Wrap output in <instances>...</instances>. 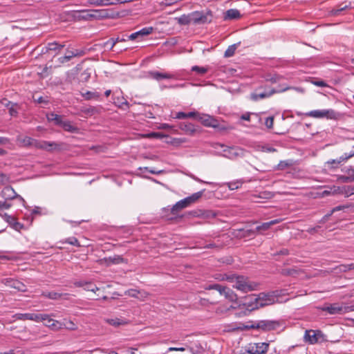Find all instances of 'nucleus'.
<instances>
[{"label": "nucleus", "mask_w": 354, "mask_h": 354, "mask_svg": "<svg viewBox=\"0 0 354 354\" xmlns=\"http://www.w3.org/2000/svg\"><path fill=\"white\" fill-rule=\"evenodd\" d=\"M212 12L210 10L194 11L188 15H182L176 18L180 25H189L190 24L194 25L205 24L210 23L212 21Z\"/></svg>", "instance_id": "1"}, {"label": "nucleus", "mask_w": 354, "mask_h": 354, "mask_svg": "<svg viewBox=\"0 0 354 354\" xmlns=\"http://www.w3.org/2000/svg\"><path fill=\"white\" fill-rule=\"evenodd\" d=\"M229 279H231L230 283H234L232 286L234 288L244 293L257 290L259 286V283L250 281L243 275L232 274V278Z\"/></svg>", "instance_id": "2"}, {"label": "nucleus", "mask_w": 354, "mask_h": 354, "mask_svg": "<svg viewBox=\"0 0 354 354\" xmlns=\"http://www.w3.org/2000/svg\"><path fill=\"white\" fill-rule=\"evenodd\" d=\"M306 116L314 118H326L336 120L339 113L333 109L313 110L305 113Z\"/></svg>", "instance_id": "3"}, {"label": "nucleus", "mask_w": 354, "mask_h": 354, "mask_svg": "<svg viewBox=\"0 0 354 354\" xmlns=\"http://www.w3.org/2000/svg\"><path fill=\"white\" fill-rule=\"evenodd\" d=\"M304 339L310 344H315L326 341V335L320 330H306Z\"/></svg>", "instance_id": "4"}, {"label": "nucleus", "mask_w": 354, "mask_h": 354, "mask_svg": "<svg viewBox=\"0 0 354 354\" xmlns=\"http://www.w3.org/2000/svg\"><path fill=\"white\" fill-rule=\"evenodd\" d=\"M31 147L48 151H52L53 150L59 149V145L55 142L38 140L34 138L32 139Z\"/></svg>", "instance_id": "5"}, {"label": "nucleus", "mask_w": 354, "mask_h": 354, "mask_svg": "<svg viewBox=\"0 0 354 354\" xmlns=\"http://www.w3.org/2000/svg\"><path fill=\"white\" fill-rule=\"evenodd\" d=\"M281 326L278 321L274 320H261L252 325V328L262 330L263 331H270L277 329Z\"/></svg>", "instance_id": "6"}, {"label": "nucleus", "mask_w": 354, "mask_h": 354, "mask_svg": "<svg viewBox=\"0 0 354 354\" xmlns=\"http://www.w3.org/2000/svg\"><path fill=\"white\" fill-rule=\"evenodd\" d=\"M317 309L327 312L329 315L344 314V306H340L338 303L325 304L322 306H318Z\"/></svg>", "instance_id": "7"}, {"label": "nucleus", "mask_w": 354, "mask_h": 354, "mask_svg": "<svg viewBox=\"0 0 354 354\" xmlns=\"http://www.w3.org/2000/svg\"><path fill=\"white\" fill-rule=\"evenodd\" d=\"M47 317L46 315L36 313H17L13 315V318L19 320H31L36 322H40L41 319Z\"/></svg>", "instance_id": "8"}, {"label": "nucleus", "mask_w": 354, "mask_h": 354, "mask_svg": "<svg viewBox=\"0 0 354 354\" xmlns=\"http://www.w3.org/2000/svg\"><path fill=\"white\" fill-rule=\"evenodd\" d=\"M197 120L201 122L204 126L213 128L219 127V122L214 117L207 114H200L198 115Z\"/></svg>", "instance_id": "9"}, {"label": "nucleus", "mask_w": 354, "mask_h": 354, "mask_svg": "<svg viewBox=\"0 0 354 354\" xmlns=\"http://www.w3.org/2000/svg\"><path fill=\"white\" fill-rule=\"evenodd\" d=\"M1 283L8 287L16 289L18 291H26V286L17 279L6 278L1 280Z\"/></svg>", "instance_id": "10"}, {"label": "nucleus", "mask_w": 354, "mask_h": 354, "mask_svg": "<svg viewBox=\"0 0 354 354\" xmlns=\"http://www.w3.org/2000/svg\"><path fill=\"white\" fill-rule=\"evenodd\" d=\"M354 156V150L351 151L349 153H344L339 158L336 159H331L326 162V164L331 169H335L339 167L343 162L352 158Z\"/></svg>", "instance_id": "11"}, {"label": "nucleus", "mask_w": 354, "mask_h": 354, "mask_svg": "<svg viewBox=\"0 0 354 354\" xmlns=\"http://www.w3.org/2000/svg\"><path fill=\"white\" fill-rule=\"evenodd\" d=\"M1 196L6 201L13 200L15 198H19L23 203H25L24 199L19 195H18L15 189L10 186L5 187L1 192Z\"/></svg>", "instance_id": "12"}, {"label": "nucleus", "mask_w": 354, "mask_h": 354, "mask_svg": "<svg viewBox=\"0 0 354 354\" xmlns=\"http://www.w3.org/2000/svg\"><path fill=\"white\" fill-rule=\"evenodd\" d=\"M242 305L250 311L259 308L257 297L256 295H250L245 297Z\"/></svg>", "instance_id": "13"}, {"label": "nucleus", "mask_w": 354, "mask_h": 354, "mask_svg": "<svg viewBox=\"0 0 354 354\" xmlns=\"http://www.w3.org/2000/svg\"><path fill=\"white\" fill-rule=\"evenodd\" d=\"M190 214L194 217H199L205 220L214 218L217 215L216 212L214 211L204 209H196L192 211Z\"/></svg>", "instance_id": "14"}, {"label": "nucleus", "mask_w": 354, "mask_h": 354, "mask_svg": "<svg viewBox=\"0 0 354 354\" xmlns=\"http://www.w3.org/2000/svg\"><path fill=\"white\" fill-rule=\"evenodd\" d=\"M86 53L85 50H67L64 56L60 57L59 58L60 63H65L71 60L72 57H81L84 55Z\"/></svg>", "instance_id": "15"}, {"label": "nucleus", "mask_w": 354, "mask_h": 354, "mask_svg": "<svg viewBox=\"0 0 354 354\" xmlns=\"http://www.w3.org/2000/svg\"><path fill=\"white\" fill-rule=\"evenodd\" d=\"M269 348V344L266 342H260L251 346L248 352L250 354H265Z\"/></svg>", "instance_id": "16"}, {"label": "nucleus", "mask_w": 354, "mask_h": 354, "mask_svg": "<svg viewBox=\"0 0 354 354\" xmlns=\"http://www.w3.org/2000/svg\"><path fill=\"white\" fill-rule=\"evenodd\" d=\"M259 308L270 305L274 302V297L271 294L261 292L257 295Z\"/></svg>", "instance_id": "17"}, {"label": "nucleus", "mask_w": 354, "mask_h": 354, "mask_svg": "<svg viewBox=\"0 0 354 354\" xmlns=\"http://www.w3.org/2000/svg\"><path fill=\"white\" fill-rule=\"evenodd\" d=\"M178 128L182 130L185 134L188 136H194L196 133L199 132L198 128L194 124L187 122H180L178 124Z\"/></svg>", "instance_id": "18"}, {"label": "nucleus", "mask_w": 354, "mask_h": 354, "mask_svg": "<svg viewBox=\"0 0 354 354\" xmlns=\"http://www.w3.org/2000/svg\"><path fill=\"white\" fill-rule=\"evenodd\" d=\"M130 0H87L88 4L95 6H107L122 3Z\"/></svg>", "instance_id": "19"}, {"label": "nucleus", "mask_w": 354, "mask_h": 354, "mask_svg": "<svg viewBox=\"0 0 354 354\" xmlns=\"http://www.w3.org/2000/svg\"><path fill=\"white\" fill-rule=\"evenodd\" d=\"M4 220L15 230L20 231L24 228V225L18 222L15 217L5 213L1 215Z\"/></svg>", "instance_id": "20"}, {"label": "nucleus", "mask_w": 354, "mask_h": 354, "mask_svg": "<svg viewBox=\"0 0 354 354\" xmlns=\"http://www.w3.org/2000/svg\"><path fill=\"white\" fill-rule=\"evenodd\" d=\"M47 317H44L45 319H41V322H44V324L53 330H59L63 328L62 322L50 318L49 315L45 314Z\"/></svg>", "instance_id": "21"}, {"label": "nucleus", "mask_w": 354, "mask_h": 354, "mask_svg": "<svg viewBox=\"0 0 354 354\" xmlns=\"http://www.w3.org/2000/svg\"><path fill=\"white\" fill-rule=\"evenodd\" d=\"M128 41L127 33L120 32L116 36L111 37L104 44H116L117 43Z\"/></svg>", "instance_id": "22"}, {"label": "nucleus", "mask_w": 354, "mask_h": 354, "mask_svg": "<svg viewBox=\"0 0 354 354\" xmlns=\"http://www.w3.org/2000/svg\"><path fill=\"white\" fill-rule=\"evenodd\" d=\"M241 15L240 11L237 9H229L224 12L223 19L225 21L236 20L240 19Z\"/></svg>", "instance_id": "23"}, {"label": "nucleus", "mask_w": 354, "mask_h": 354, "mask_svg": "<svg viewBox=\"0 0 354 354\" xmlns=\"http://www.w3.org/2000/svg\"><path fill=\"white\" fill-rule=\"evenodd\" d=\"M222 147L224 148L223 149V156L227 158L233 159L238 156L239 154V149L237 148L227 147L224 145H222Z\"/></svg>", "instance_id": "24"}, {"label": "nucleus", "mask_w": 354, "mask_h": 354, "mask_svg": "<svg viewBox=\"0 0 354 354\" xmlns=\"http://www.w3.org/2000/svg\"><path fill=\"white\" fill-rule=\"evenodd\" d=\"M153 27H145L141 30L137 31V42H142L146 40V38L153 32Z\"/></svg>", "instance_id": "25"}, {"label": "nucleus", "mask_w": 354, "mask_h": 354, "mask_svg": "<svg viewBox=\"0 0 354 354\" xmlns=\"http://www.w3.org/2000/svg\"><path fill=\"white\" fill-rule=\"evenodd\" d=\"M104 261L106 266H111L112 264H120L124 262V259L120 255H114L113 257H105L100 260Z\"/></svg>", "instance_id": "26"}, {"label": "nucleus", "mask_w": 354, "mask_h": 354, "mask_svg": "<svg viewBox=\"0 0 354 354\" xmlns=\"http://www.w3.org/2000/svg\"><path fill=\"white\" fill-rule=\"evenodd\" d=\"M187 201L185 198L178 201L171 209V212L173 215H176L183 209L189 207Z\"/></svg>", "instance_id": "27"}, {"label": "nucleus", "mask_w": 354, "mask_h": 354, "mask_svg": "<svg viewBox=\"0 0 354 354\" xmlns=\"http://www.w3.org/2000/svg\"><path fill=\"white\" fill-rule=\"evenodd\" d=\"M277 91L274 89H271L269 91H264L261 93H252L251 99L254 101H257L259 99H263L266 97H269L275 93Z\"/></svg>", "instance_id": "28"}, {"label": "nucleus", "mask_w": 354, "mask_h": 354, "mask_svg": "<svg viewBox=\"0 0 354 354\" xmlns=\"http://www.w3.org/2000/svg\"><path fill=\"white\" fill-rule=\"evenodd\" d=\"M32 139L29 136H19L17 138V142L20 147H31Z\"/></svg>", "instance_id": "29"}, {"label": "nucleus", "mask_w": 354, "mask_h": 354, "mask_svg": "<svg viewBox=\"0 0 354 354\" xmlns=\"http://www.w3.org/2000/svg\"><path fill=\"white\" fill-rule=\"evenodd\" d=\"M205 189L194 193L191 196L185 198V201H187V204L190 206L192 204L196 203L203 195Z\"/></svg>", "instance_id": "30"}, {"label": "nucleus", "mask_w": 354, "mask_h": 354, "mask_svg": "<svg viewBox=\"0 0 354 354\" xmlns=\"http://www.w3.org/2000/svg\"><path fill=\"white\" fill-rule=\"evenodd\" d=\"M149 73L151 77L158 81L162 79H171L174 77L173 75L169 73H162L158 71H151Z\"/></svg>", "instance_id": "31"}, {"label": "nucleus", "mask_w": 354, "mask_h": 354, "mask_svg": "<svg viewBox=\"0 0 354 354\" xmlns=\"http://www.w3.org/2000/svg\"><path fill=\"white\" fill-rule=\"evenodd\" d=\"M223 295L225 297L232 302H236L238 300L237 295L229 288L225 289V291L223 292Z\"/></svg>", "instance_id": "32"}, {"label": "nucleus", "mask_w": 354, "mask_h": 354, "mask_svg": "<svg viewBox=\"0 0 354 354\" xmlns=\"http://www.w3.org/2000/svg\"><path fill=\"white\" fill-rule=\"evenodd\" d=\"M67 295L68 294H62V293H59V292H54V291L43 292L41 293V296L46 297V298L50 299H53V300L59 299L62 298V296Z\"/></svg>", "instance_id": "33"}, {"label": "nucleus", "mask_w": 354, "mask_h": 354, "mask_svg": "<svg viewBox=\"0 0 354 354\" xmlns=\"http://www.w3.org/2000/svg\"><path fill=\"white\" fill-rule=\"evenodd\" d=\"M92 19H103L108 17V12L106 10H91Z\"/></svg>", "instance_id": "34"}, {"label": "nucleus", "mask_w": 354, "mask_h": 354, "mask_svg": "<svg viewBox=\"0 0 354 354\" xmlns=\"http://www.w3.org/2000/svg\"><path fill=\"white\" fill-rule=\"evenodd\" d=\"M62 127L65 131L71 132V133H75L77 132L78 129L73 126L70 121H62V123L59 125Z\"/></svg>", "instance_id": "35"}, {"label": "nucleus", "mask_w": 354, "mask_h": 354, "mask_svg": "<svg viewBox=\"0 0 354 354\" xmlns=\"http://www.w3.org/2000/svg\"><path fill=\"white\" fill-rule=\"evenodd\" d=\"M74 17L80 20L82 19L86 21L92 19L91 13H89L86 10L77 11L74 15Z\"/></svg>", "instance_id": "36"}, {"label": "nucleus", "mask_w": 354, "mask_h": 354, "mask_svg": "<svg viewBox=\"0 0 354 354\" xmlns=\"http://www.w3.org/2000/svg\"><path fill=\"white\" fill-rule=\"evenodd\" d=\"M47 119L48 121L54 122L56 125H60L62 122L63 121L62 119V116L54 113H50L47 115Z\"/></svg>", "instance_id": "37"}, {"label": "nucleus", "mask_w": 354, "mask_h": 354, "mask_svg": "<svg viewBox=\"0 0 354 354\" xmlns=\"http://www.w3.org/2000/svg\"><path fill=\"white\" fill-rule=\"evenodd\" d=\"M82 95L84 97V98L86 100H97L100 94L96 91H86V93H82Z\"/></svg>", "instance_id": "38"}, {"label": "nucleus", "mask_w": 354, "mask_h": 354, "mask_svg": "<svg viewBox=\"0 0 354 354\" xmlns=\"http://www.w3.org/2000/svg\"><path fill=\"white\" fill-rule=\"evenodd\" d=\"M106 322L113 326L124 325L127 323L124 319H120L118 317L107 319Z\"/></svg>", "instance_id": "39"}, {"label": "nucleus", "mask_w": 354, "mask_h": 354, "mask_svg": "<svg viewBox=\"0 0 354 354\" xmlns=\"http://www.w3.org/2000/svg\"><path fill=\"white\" fill-rule=\"evenodd\" d=\"M348 8V5L342 6V4H341L333 8L330 11V13L333 16H337L341 15L342 12L346 10Z\"/></svg>", "instance_id": "40"}, {"label": "nucleus", "mask_w": 354, "mask_h": 354, "mask_svg": "<svg viewBox=\"0 0 354 354\" xmlns=\"http://www.w3.org/2000/svg\"><path fill=\"white\" fill-rule=\"evenodd\" d=\"M225 286H223L217 283L210 284L205 287V290H216L218 291L221 295H223V292L225 291Z\"/></svg>", "instance_id": "41"}, {"label": "nucleus", "mask_w": 354, "mask_h": 354, "mask_svg": "<svg viewBox=\"0 0 354 354\" xmlns=\"http://www.w3.org/2000/svg\"><path fill=\"white\" fill-rule=\"evenodd\" d=\"M292 165H293V162L291 160H281L277 165V169L283 170L286 168L292 167Z\"/></svg>", "instance_id": "42"}, {"label": "nucleus", "mask_w": 354, "mask_h": 354, "mask_svg": "<svg viewBox=\"0 0 354 354\" xmlns=\"http://www.w3.org/2000/svg\"><path fill=\"white\" fill-rule=\"evenodd\" d=\"M214 278L217 280V281H227L228 282H230V279L228 278H232V274H225V273H216L214 275Z\"/></svg>", "instance_id": "43"}, {"label": "nucleus", "mask_w": 354, "mask_h": 354, "mask_svg": "<svg viewBox=\"0 0 354 354\" xmlns=\"http://www.w3.org/2000/svg\"><path fill=\"white\" fill-rule=\"evenodd\" d=\"M9 114L11 116L17 117L19 106L17 103H12L9 107Z\"/></svg>", "instance_id": "44"}, {"label": "nucleus", "mask_w": 354, "mask_h": 354, "mask_svg": "<svg viewBox=\"0 0 354 354\" xmlns=\"http://www.w3.org/2000/svg\"><path fill=\"white\" fill-rule=\"evenodd\" d=\"M62 243H68L70 245L77 246V247L80 246L79 241L77 240V238H75L74 236L68 237V238L64 239V241H62Z\"/></svg>", "instance_id": "45"}, {"label": "nucleus", "mask_w": 354, "mask_h": 354, "mask_svg": "<svg viewBox=\"0 0 354 354\" xmlns=\"http://www.w3.org/2000/svg\"><path fill=\"white\" fill-rule=\"evenodd\" d=\"M84 290L95 292L96 291L100 290V288H97L96 285L93 283L91 281H86V284L84 286Z\"/></svg>", "instance_id": "46"}, {"label": "nucleus", "mask_w": 354, "mask_h": 354, "mask_svg": "<svg viewBox=\"0 0 354 354\" xmlns=\"http://www.w3.org/2000/svg\"><path fill=\"white\" fill-rule=\"evenodd\" d=\"M281 274L285 276H295L297 274V270L295 268H284L281 270Z\"/></svg>", "instance_id": "47"}, {"label": "nucleus", "mask_w": 354, "mask_h": 354, "mask_svg": "<svg viewBox=\"0 0 354 354\" xmlns=\"http://www.w3.org/2000/svg\"><path fill=\"white\" fill-rule=\"evenodd\" d=\"M236 50V46H229L228 48L224 53L225 57H230L234 55Z\"/></svg>", "instance_id": "48"}, {"label": "nucleus", "mask_w": 354, "mask_h": 354, "mask_svg": "<svg viewBox=\"0 0 354 354\" xmlns=\"http://www.w3.org/2000/svg\"><path fill=\"white\" fill-rule=\"evenodd\" d=\"M192 71L196 72L198 74L203 75L207 72V68L205 67H201L198 66H194L192 68Z\"/></svg>", "instance_id": "49"}, {"label": "nucleus", "mask_w": 354, "mask_h": 354, "mask_svg": "<svg viewBox=\"0 0 354 354\" xmlns=\"http://www.w3.org/2000/svg\"><path fill=\"white\" fill-rule=\"evenodd\" d=\"M227 187L231 190H234L238 189L239 187L241 186L242 183L241 181H236V182H230L227 183Z\"/></svg>", "instance_id": "50"}, {"label": "nucleus", "mask_w": 354, "mask_h": 354, "mask_svg": "<svg viewBox=\"0 0 354 354\" xmlns=\"http://www.w3.org/2000/svg\"><path fill=\"white\" fill-rule=\"evenodd\" d=\"M281 79H282V76L275 74L273 75L268 76L266 80H267V81H269L272 83H277V82H279Z\"/></svg>", "instance_id": "51"}, {"label": "nucleus", "mask_w": 354, "mask_h": 354, "mask_svg": "<svg viewBox=\"0 0 354 354\" xmlns=\"http://www.w3.org/2000/svg\"><path fill=\"white\" fill-rule=\"evenodd\" d=\"M271 227L270 222L263 223L256 227V231L267 230Z\"/></svg>", "instance_id": "52"}, {"label": "nucleus", "mask_w": 354, "mask_h": 354, "mask_svg": "<svg viewBox=\"0 0 354 354\" xmlns=\"http://www.w3.org/2000/svg\"><path fill=\"white\" fill-rule=\"evenodd\" d=\"M311 83L317 86H320V87H328V86L327 83L323 80H311Z\"/></svg>", "instance_id": "53"}, {"label": "nucleus", "mask_w": 354, "mask_h": 354, "mask_svg": "<svg viewBox=\"0 0 354 354\" xmlns=\"http://www.w3.org/2000/svg\"><path fill=\"white\" fill-rule=\"evenodd\" d=\"M273 122H274V117L270 116L266 118L264 124L268 129H272L273 127Z\"/></svg>", "instance_id": "54"}, {"label": "nucleus", "mask_w": 354, "mask_h": 354, "mask_svg": "<svg viewBox=\"0 0 354 354\" xmlns=\"http://www.w3.org/2000/svg\"><path fill=\"white\" fill-rule=\"evenodd\" d=\"M9 180H10V177L8 175L3 174V173H0V184L1 185H4V184L8 183L9 182Z\"/></svg>", "instance_id": "55"}, {"label": "nucleus", "mask_w": 354, "mask_h": 354, "mask_svg": "<svg viewBox=\"0 0 354 354\" xmlns=\"http://www.w3.org/2000/svg\"><path fill=\"white\" fill-rule=\"evenodd\" d=\"M63 328H66L69 330H75L76 325L71 321H68L66 323H62Z\"/></svg>", "instance_id": "56"}, {"label": "nucleus", "mask_w": 354, "mask_h": 354, "mask_svg": "<svg viewBox=\"0 0 354 354\" xmlns=\"http://www.w3.org/2000/svg\"><path fill=\"white\" fill-rule=\"evenodd\" d=\"M12 204L7 201H0V209H8L11 207Z\"/></svg>", "instance_id": "57"}, {"label": "nucleus", "mask_w": 354, "mask_h": 354, "mask_svg": "<svg viewBox=\"0 0 354 354\" xmlns=\"http://www.w3.org/2000/svg\"><path fill=\"white\" fill-rule=\"evenodd\" d=\"M34 101L38 104H48L49 101L47 100V97H44L42 96L39 97L38 98H34Z\"/></svg>", "instance_id": "58"}, {"label": "nucleus", "mask_w": 354, "mask_h": 354, "mask_svg": "<svg viewBox=\"0 0 354 354\" xmlns=\"http://www.w3.org/2000/svg\"><path fill=\"white\" fill-rule=\"evenodd\" d=\"M138 35H139V34H137V31L135 32H133L130 35L127 34L128 41H131L133 42H137V36H138Z\"/></svg>", "instance_id": "59"}, {"label": "nucleus", "mask_w": 354, "mask_h": 354, "mask_svg": "<svg viewBox=\"0 0 354 354\" xmlns=\"http://www.w3.org/2000/svg\"><path fill=\"white\" fill-rule=\"evenodd\" d=\"M339 179L344 182V183H350V182H352L353 181L352 180V178L349 176V174H347V175H344V176H341L339 177Z\"/></svg>", "instance_id": "60"}, {"label": "nucleus", "mask_w": 354, "mask_h": 354, "mask_svg": "<svg viewBox=\"0 0 354 354\" xmlns=\"http://www.w3.org/2000/svg\"><path fill=\"white\" fill-rule=\"evenodd\" d=\"M115 104L118 103V106L120 107V108H123L124 106H129V103L128 102L124 99L123 97L122 98L121 100H118V102H114Z\"/></svg>", "instance_id": "61"}, {"label": "nucleus", "mask_w": 354, "mask_h": 354, "mask_svg": "<svg viewBox=\"0 0 354 354\" xmlns=\"http://www.w3.org/2000/svg\"><path fill=\"white\" fill-rule=\"evenodd\" d=\"M289 254V250L286 248H283L281 250H280L279 252H277L276 253H274L273 254V256H277V255H284V256H286V255H288Z\"/></svg>", "instance_id": "62"}, {"label": "nucleus", "mask_w": 354, "mask_h": 354, "mask_svg": "<svg viewBox=\"0 0 354 354\" xmlns=\"http://www.w3.org/2000/svg\"><path fill=\"white\" fill-rule=\"evenodd\" d=\"M273 196V194L270 192H261L260 193L259 197L261 198H271Z\"/></svg>", "instance_id": "63"}, {"label": "nucleus", "mask_w": 354, "mask_h": 354, "mask_svg": "<svg viewBox=\"0 0 354 354\" xmlns=\"http://www.w3.org/2000/svg\"><path fill=\"white\" fill-rule=\"evenodd\" d=\"M128 354H142L136 348H129L127 350Z\"/></svg>", "instance_id": "64"}]
</instances>
